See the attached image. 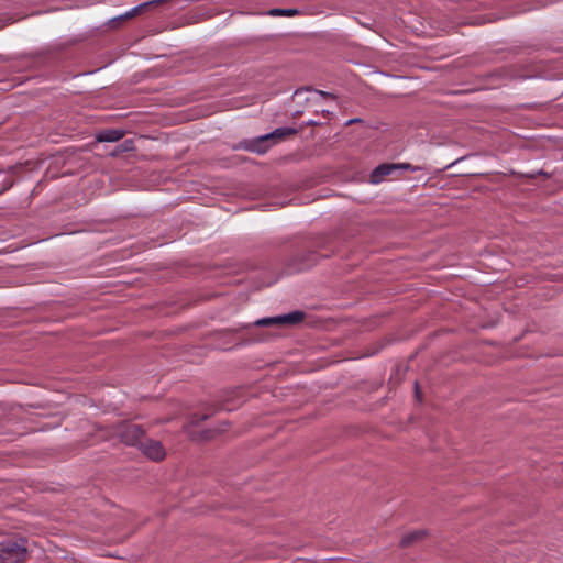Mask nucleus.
Instances as JSON below:
<instances>
[{"label": "nucleus", "mask_w": 563, "mask_h": 563, "mask_svg": "<svg viewBox=\"0 0 563 563\" xmlns=\"http://www.w3.org/2000/svg\"><path fill=\"white\" fill-rule=\"evenodd\" d=\"M286 137H300V139H310V137H325V135H320L319 133L311 130V133H305V128H291V126H283L275 129L273 132L260 135L254 141H274ZM329 137V135H327Z\"/></svg>", "instance_id": "obj_1"}, {"label": "nucleus", "mask_w": 563, "mask_h": 563, "mask_svg": "<svg viewBox=\"0 0 563 563\" xmlns=\"http://www.w3.org/2000/svg\"><path fill=\"white\" fill-rule=\"evenodd\" d=\"M26 548L21 541L7 540L0 544V563H23Z\"/></svg>", "instance_id": "obj_2"}, {"label": "nucleus", "mask_w": 563, "mask_h": 563, "mask_svg": "<svg viewBox=\"0 0 563 563\" xmlns=\"http://www.w3.org/2000/svg\"><path fill=\"white\" fill-rule=\"evenodd\" d=\"M419 167H416V166H412L411 164H408V163H386V164H382L379 166H377L371 174V181L373 184H379L382 183L383 180H385V178L387 176H398L399 174H401L402 172L405 170H411V172H415V170H418Z\"/></svg>", "instance_id": "obj_3"}, {"label": "nucleus", "mask_w": 563, "mask_h": 563, "mask_svg": "<svg viewBox=\"0 0 563 563\" xmlns=\"http://www.w3.org/2000/svg\"><path fill=\"white\" fill-rule=\"evenodd\" d=\"M114 433L125 444L139 448L145 439V433L142 427L131 422L120 423Z\"/></svg>", "instance_id": "obj_4"}, {"label": "nucleus", "mask_w": 563, "mask_h": 563, "mask_svg": "<svg viewBox=\"0 0 563 563\" xmlns=\"http://www.w3.org/2000/svg\"><path fill=\"white\" fill-rule=\"evenodd\" d=\"M320 98L335 99L336 97L331 92L316 90L312 89L311 87L299 88L294 93V99L300 106L311 104L313 107H317Z\"/></svg>", "instance_id": "obj_5"}, {"label": "nucleus", "mask_w": 563, "mask_h": 563, "mask_svg": "<svg viewBox=\"0 0 563 563\" xmlns=\"http://www.w3.org/2000/svg\"><path fill=\"white\" fill-rule=\"evenodd\" d=\"M305 318V313L301 311H294L284 316L273 317V318H264L260 319L255 322L258 327L266 325H282V324H297L301 322Z\"/></svg>", "instance_id": "obj_6"}, {"label": "nucleus", "mask_w": 563, "mask_h": 563, "mask_svg": "<svg viewBox=\"0 0 563 563\" xmlns=\"http://www.w3.org/2000/svg\"><path fill=\"white\" fill-rule=\"evenodd\" d=\"M140 449L147 457L154 461H161L165 457V450L158 441L144 439Z\"/></svg>", "instance_id": "obj_7"}, {"label": "nucleus", "mask_w": 563, "mask_h": 563, "mask_svg": "<svg viewBox=\"0 0 563 563\" xmlns=\"http://www.w3.org/2000/svg\"><path fill=\"white\" fill-rule=\"evenodd\" d=\"M126 134L125 130L122 129H107L100 130L95 135V141H120Z\"/></svg>", "instance_id": "obj_8"}, {"label": "nucleus", "mask_w": 563, "mask_h": 563, "mask_svg": "<svg viewBox=\"0 0 563 563\" xmlns=\"http://www.w3.org/2000/svg\"><path fill=\"white\" fill-rule=\"evenodd\" d=\"M233 148H245L253 152L265 153L268 148V143H239V145L233 146Z\"/></svg>", "instance_id": "obj_9"}, {"label": "nucleus", "mask_w": 563, "mask_h": 563, "mask_svg": "<svg viewBox=\"0 0 563 563\" xmlns=\"http://www.w3.org/2000/svg\"><path fill=\"white\" fill-rule=\"evenodd\" d=\"M268 14L273 16H295L299 14V11L297 9H272Z\"/></svg>", "instance_id": "obj_10"}, {"label": "nucleus", "mask_w": 563, "mask_h": 563, "mask_svg": "<svg viewBox=\"0 0 563 563\" xmlns=\"http://www.w3.org/2000/svg\"><path fill=\"white\" fill-rule=\"evenodd\" d=\"M423 531H416V532H411V533H408L406 536H404V538L401 539V547H408L410 544H412L417 539H421L423 537Z\"/></svg>", "instance_id": "obj_11"}, {"label": "nucleus", "mask_w": 563, "mask_h": 563, "mask_svg": "<svg viewBox=\"0 0 563 563\" xmlns=\"http://www.w3.org/2000/svg\"><path fill=\"white\" fill-rule=\"evenodd\" d=\"M353 123H363L361 119H352L346 122V125L353 124ZM369 128L362 124V132L357 135L358 137H372L373 135L369 133Z\"/></svg>", "instance_id": "obj_12"}, {"label": "nucleus", "mask_w": 563, "mask_h": 563, "mask_svg": "<svg viewBox=\"0 0 563 563\" xmlns=\"http://www.w3.org/2000/svg\"><path fill=\"white\" fill-rule=\"evenodd\" d=\"M308 125H309V126H319V128H321V125H322V124H321V123H318V122H314V121H309V122H308Z\"/></svg>", "instance_id": "obj_13"}, {"label": "nucleus", "mask_w": 563, "mask_h": 563, "mask_svg": "<svg viewBox=\"0 0 563 563\" xmlns=\"http://www.w3.org/2000/svg\"><path fill=\"white\" fill-rule=\"evenodd\" d=\"M416 396H417V398L420 397V393H419V388H418V384L417 383H416Z\"/></svg>", "instance_id": "obj_14"}, {"label": "nucleus", "mask_w": 563, "mask_h": 563, "mask_svg": "<svg viewBox=\"0 0 563 563\" xmlns=\"http://www.w3.org/2000/svg\"><path fill=\"white\" fill-rule=\"evenodd\" d=\"M301 113H302V110H297V111L294 113V115H299V114H301Z\"/></svg>", "instance_id": "obj_15"}, {"label": "nucleus", "mask_w": 563, "mask_h": 563, "mask_svg": "<svg viewBox=\"0 0 563 563\" xmlns=\"http://www.w3.org/2000/svg\"><path fill=\"white\" fill-rule=\"evenodd\" d=\"M207 419V416L206 415H202L200 420H206Z\"/></svg>", "instance_id": "obj_16"}, {"label": "nucleus", "mask_w": 563, "mask_h": 563, "mask_svg": "<svg viewBox=\"0 0 563 563\" xmlns=\"http://www.w3.org/2000/svg\"><path fill=\"white\" fill-rule=\"evenodd\" d=\"M192 422H194V423H198V422H199V420H198V419H194V420H192Z\"/></svg>", "instance_id": "obj_17"}]
</instances>
